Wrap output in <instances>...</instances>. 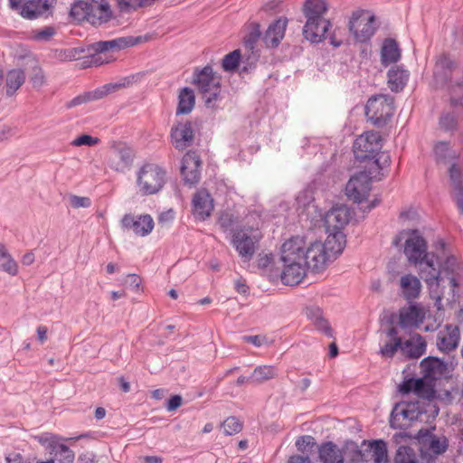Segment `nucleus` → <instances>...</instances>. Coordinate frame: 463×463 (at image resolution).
<instances>
[{
	"mask_svg": "<svg viewBox=\"0 0 463 463\" xmlns=\"http://www.w3.org/2000/svg\"><path fill=\"white\" fill-rule=\"evenodd\" d=\"M420 276L426 282L431 298L435 299L438 309H440L441 300L449 302L456 300L455 290L458 287L456 278L452 275L445 277L441 269H438L433 260V255L418 264Z\"/></svg>",
	"mask_w": 463,
	"mask_h": 463,
	"instance_id": "1",
	"label": "nucleus"
},
{
	"mask_svg": "<svg viewBox=\"0 0 463 463\" xmlns=\"http://www.w3.org/2000/svg\"><path fill=\"white\" fill-rule=\"evenodd\" d=\"M328 10L325 0H306L302 12L306 18L303 27V36L311 43H320L326 39L327 31L332 24L324 15Z\"/></svg>",
	"mask_w": 463,
	"mask_h": 463,
	"instance_id": "2",
	"label": "nucleus"
},
{
	"mask_svg": "<svg viewBox=\"0 0 463 463\" xmlns=\"http://www.w3.org/2000/svg\"><path fill=\"white\" fill-rule=\"evenodd\" d=\"M195 85L207 108H214L221 93V79L213 71V67L206 65L200 69L195 68L193 76Z\"/></svg>",
	"mask_w": 463,
	"mask_h": 463,
	"instance_id": "3",
	"label": "nucleus"
},
{
	"mask_svg": "<svg viewBox=\"0 0 463 463\" xmlns=\"http://www.w3.org/2000/svg\"><path fill=\"white\" fill-rule=\"evenodd\" d=\"M345 244V235L341 231H334L330 233L325 242L316 241L311 242L310 254L315 260V267L320 271L325 269L327 260L331 257L341 254Z\"/></svg>",
	"mask_w": 463,
	"mask_h": 463,
	"instance_id": "4",
	"label": "nucleus"
},
{
	"mask_svg": "<svg viewBox=\"0 0 463 463\" xmlns=\"http://www.w3.org/2000/svg\"><path fill=\"white\" fill-rule=\"evenodd\" d=\"M137 192L142 196L156 194L165 184L166 173L156 164L146 163L136 173Z\"/></svg>",
	"mask_w": 463,
	"mask_h": 463,
	"instance_id": "5",
	"label": "nucleus"
},
{
	"mask_svg": "<svg viewBox=\"0 0 463 463\" xmlns=\"http://www.w3.org/2000/svg\"><path fill=\"white\" fill-rule=\"evenodd\" d=\"M311 242L307 243L304 237L296 236L285 241L281 248V260L283 263H292L295 261L309 263L310 269L314 272H320V269L315 267V260L310 254Z\"/></svg>",
	"mask_w": 463,
	"mask_h": 463,
	"instance_id": "6",
	"label": "nucleus"
},
{
	"mask_svg": "<svg viewBox=\"0 0 463 463\" xmlns=\"http://www.w3.org/2000/svg\"><path fill=\"white\" fill-rule=\"evenodd\" d=\"M394 113V99L388 95L371 97L365 106V115L373 125L381 128L385 126Z\"/></svg>",
	"mask_w": 463,
	"mask_h": 463,
	"instance_id": "7",
	"label": "nucleus"
},
{
	"mask_svg": "<svg viewBox=\"0 0 463 463\" xmlns=\"http://www.w3.org/2000/svg\"><path fill=\"white\" fill-rule=\"evenodd\" d=\"M426 412L424 402L420 401L398 403L392 411L390 425L393 429L407 428L412 421H421Z\"/></svg>",
	"mask_w": 463,
	"mask_h": 463,
	"instance_id": "8",
	"label": "nucleus"
},
{
	"mask_svg": "<svg viewBox=\"0 0 463 463\" xmlns=\"http://www.w3.org/2000/svg\"><path fill=\"white\" fill-rule=\"evenodd\" d=\"M135 156L136 153L129 145L112 141L109 146L107 165L112 171L124 174L132 167Z\"/></svg>",
	"mask_w": 463,
	"mask_h": 463,
	"instance_id": "9",
	"label": "nucleus"
},
{
	"mask_svg": "<svg viewBox=\"0 0 463 463\" xmlns=\"http://www.w3.org/2000/svg\"><path fill=\"white\" fill-rule=\"evenodd\" d=\"M405 238L403 252L410 263L418 265L431 255L427 251V242L418 230H407L401 232Z\"/></svg>",
	"mask_w": 463,
	"mask_h": 463,
	"instance_id": "10",
	"label": "nucleus"
},
{
	"mask_svg": "<svg viewBox=\"0 0 463 463\" xmlns=\"http://www.w3.org/2000/svg\"><path fill=\"white\" fill-rule=\"evenodd\" d=\"M382 146L381 135L376 131H367L356 137L353 150L357 160L366 161L374 158Z\"/></svg>",
	"mask_w": 463,
	"mask_h": 463,
	"instance_id": "11",
	"label": "nucleus"
},
{
	"mask_svg": "<svg viewBox=\"0 0 463 463\" xmlns=\"http://www.w3.org/2000/svg\"><path fill=\"white\" fill-rule=\"evenodd\" d=\"M348 28L357 42L366 43L376 31L375 17L363 10H357L353 13Z\"/></svg>",
	"mask_w": 463,
	"mask_h": 463,
	"instance_id": "12",
	"label": "nucleus"
},
{
	"mask_svg": "<svg viewBox=\"0 0 463 463\" xmlns=\"http://www.w3.org/2000/svg\"><path fill=\"white\" fill-rule=\"evenodd\" d=\"M140 43V37H119L109 41L97 42L90 46V50L93 51L90 63L101 65L108 61L102 58V54L108 52L119 51L121 49L131 47Z\"/></svg>",
	"mask_w": 463,
	"mask_h": 463,
	"instance_id": "13",
	"label": "nucleus"
},
{
	"mask_svg": "<svg viewBox=\"0 0 463 463\" xmlns=\"http://www.w3.org/2000/svg\"><path fill=\"white\" fill-rule=\"evenodd\" d=\"M259 237L252 229L239 230L233 233L232 243L241 259L250 261L257 250Z\"/></svg>",
	"mask_w": 463,
	"mask_h": 463,
	"instance_id": "14",
	"label": "nucleus"
},
{
	"mask_svg": "<svg viewBox=\"0 0 463 463\" xmlns=\"http://www.w3.org/2000/svg\"><path fill=\"white\" fill-rule=\"evenodd\" d=\"M372 173L359 172L350 178L345 186V194L354 203L364 201L371 190Z\"/></svg>",
	"mask_w": 463,
	"mask_h": 463,
	"instance_id": "15",
	"label": "nucleus"
},
{
	"mask_svg": "<svg viewBox=\"0 0 463 463\" xmlns=\"http://www.w3.org/2000/svg\"><path fill=\"white\" fill-rule=\"evenodd\" d=\"M400 392L403 394L413 392L419 399L432 401L436 397V391L432 381L424 377L418 379H408L403 381L399 388Z\"/></svg>",
	"mask_w": 463,
	"mask_h": 463,
	"instance_id": "16",
	"label": "nucleus"
},
{
	"mask_svg": "<svg viewBox=\"0 0 463 463\" xmlns=\"http://www.w3.org/2000/svg\"><path fill=\"white\" fill-rule=\"evenodd\" d=\"M121 225L124 229L132 230L137 236H146L154 229V221L149 214L134 216L126 214L121 220Z\"/></svg>",
	"mask_w": 463,
	"mask_h": 463,
	"instance_id": "17",
	"label": "nucleus"
},
{
	"mask_svg": "<svg viewBox=\"0 0 463 463\" xmlns=\"http://www.w3.org/2000/svg\"><path fill=\"white\" fill-rule=\"evenodd\" d=\"M201 159L193 151L187 152L182 160L181 175L185 184L194 185L200 180Z\"/></svg>",
	"mask_w": 463,
	"mask_h": 463,
	"instance_id": "18",
	"label": "nucleus"
},
{
	"mask_svg": "<svg viewBox=\"0 0 463 463\" xmlns=\"http://www.w3.org/2000/svg\"><path fill=\"white\" fill-rule=\"evenodd\" d=\"M425 319L423 308L418 305H410L400 309L399 326L403 330L418 328Z\"/></svg>",
	"mask_w": 463,
	"mask_h": 463,
	"instance_id": "19",
	"label": "nucleus"
},
{
	"mask_svg": "<svg viewBox=\"0 0 463 463\" xmlns=\"http://www.w3.org/2000/svg\"><path fill=\"white\" fill-rule=\"evenodd\" d=\"M171 138L174 146L178 150H184L191 146L194 140V129L191 122H180L173 127Z\"/></svg>",
	"mask_w": 463,
	"mask_h": 463,
	"instance_id": "20",
	"label": "nucleus"
},
{
	"mask_svg": "<svg viewBox=\"0 0 463 463\" xmlns=\"http://www.w3.org/2000/svg\"><path fill=\"white\" fill-rule=\"evenodd\" d=\"M284 269L281 274V281L288 286H296L299 284L307 274V270L310 269L309 263L292 262L283 263Z\"/></svg>",
	"mask_w": 463,
	"mask_h": 463,
	"instance_id": "21",
	"label": "nucleus"
},
{
	"mask_svg": "<svg viewBox=\"0 0 463 463\" xmlns=\"http://www.w3.org/2000/svg\"><path fill=\"white\" fill-rule=\"evenodd\" d=\"M193 213L196 219L203 221L213 210V200L206 190L197 191L193 197Z\"/></svg>",
	"mask_w": 463,
	"mask_h": 463,
	"instance_id": "22",
	"label": "nucleus"
},
{
	"mask_svg": "<svg viewBox=\"0 0 463 463\" xmlns=\"http://www.w3.org/2000/svg\"><path fill=\"white\" fill-rule=\"evenodd\" d=\"M459 339L458 327L453 325H447L444 330L439 332L437 345L439 350L449 353L457 348Z\"/></svg>",
	"mask_w": 463,
	"mask_h": 463,
	"instance_id": "23",
	"label": "nucleus"
},
{
	"mask_svg": "<svg viewBox=\"0 0 463 463\" xmlns=\"http://www.w3.org/2000/svg\"><path fill=\"white\" fill-rule=\"evenodd\" d=\"M90 8L88 22L92 25L99 26L106 24L113 16L110 5L107 1L90 3Z\"/></svg>",
	"mask_w": 463,
	"mask_h": 463,
	"instance_id": "24",
	"label": "nucleus"
},
{
	"mask_svg": "<svg viewBox=\"0 0 463 463\" xmlns=\"http://www.w3.org/2000/svg\"><path fill=\"white\" fill-rule=\"evenodd\" d=\"M287 24L288 19L280 17L269 26L264 37L267 46L275 48L280 43L284 38Z\"/></svg>",
	"mask_w": 463,
	"mask_h": 463,
	"instance_id": "25",
	"label": "nucleus"
},
{
	"mask_svg": "<svg viewBox=\"0 0 463 463\" xmlns=\"http://www.w3.org/2000/svg\"><path fill=\"white\" fill-rule=\"evenodd\" d=\"M52 5L48 0H28L20 11L22 17L29 20L44 15L51 10Z\"/></svg>",
	"mask_w": 463,
	"mask_h": 463,
	"instance_id": "26",
	"label": "nucleus"
},
{
	"mask_svg": "<svg viewBox=\"0 0 463 463\" xmlns=\"http://www.w3.org/2000/svg\"><path fill=\"white\" fill-rule=\"evenodd\" d=\"M351 218L349 209L345 206H337L333 208L326 216V222L334 231H341L345 226Z\"/></svg>",
	"mask_w": 463,
	"mask_h": 463,
	"instance_id": "27",
	"label": "nucleus"
},
{
	"mask_svg": "<svg viewBox=\"0 0 463 463\" xmlns=\"http://www.w3.org/2000/svg\"><path fill=\"white\" fill-rule=\"evenodd\" d=\"M445 370V364L438 358L427 357L420 362L422 377L430 381L439 378L444 373Z\"/></svg>",
	"mask_w": 463,
	"mask_h": 463,
	"instance_id": "28",
	"label": "nucleus"
},
{
	"mask_svg": "<svg viewBox=\"0 0 463 463\" xmlns=\"http://www.w3.org/2000/svg\"><path fill=\"white\" fill-rule=\"evenodd\" d=\"M418 438L424 447L428 448L436 455L445 452L448 448L447 439L445 438L439 439L431 434L428 430H419Z\"/></svg>",
	"mask_w": 463,
	"mask_h": 463,
	"instance_id": "29",
	"label": "nucleus"
},
{
	"mask_svg": "<svg viewBox=\"0 0 463 463\" xmlns=\"http://www.w3.org/2000/svg\"><path fill=\"white\" fill-rule=\"evenodd\" d=\"M400 288L403 298L411 301L420 296L421 284L416 276L406 274L400 279Z\"/></svg>",
	"mask_w": 463,
	"mask_h": 463,
	"instance_id": "30",
	"label": "nucleus"
},
{
	"mask_svg": "<svg viewBox=\"0 0 463 463\" xmlns=\"http://www.w3.org/2000/svg\"><path fill=\"white\" fill-rule=\"evenodd\" d=\"M363 447H365L366 454L368 455V461L373 460V463H386L388 461L387 447L383 440H373L362 442Z\"/></svg>",
	"mask_w": 463,
	"mask_h": 463,
	"instance_id": "31",
	"label": "nucleus"
},
{
	"mask_svg": "<svg viewBox=\"0 0 463 463\" xmlns=\"http://www.w3.org/2000/svg\"><path fill=\"white\" fill-rule=\"evenodd\" d=\"M426 350V343L419 334H414L402 343V353L409 358H419Z\"/></svg>",
	"mask_w": 463,
	"mask_h": 463,
	"instance_id": "32",
	"label": "nucleus"
},
{
	"mask_svg": "<svg viewBox=\"0 0 463 463\" xmlns=\"http://www.w3.org/2000/svg\"><path fill=\"white\" fill-rule=\"evenodd\" d=\"M306 315L317 330L321 331L328 337L334 336L333 329L325 318L322 310L317 307H310L306 309Z\"/></svg>",
	"mask_w": 463,
	"mask_h": 463,
	"instance_id": "33",
	"label": "nucleus"
},
{
	"mask_svg": "<svg viewBox=\"0 0 463 463\" xmlns=\"http://www.w3.org/2000/svg\"><path fill=\"white\" fill-rule=\"evenodd\" d=\"M344 459L345 458L348 463H363L368 461V455L365 451V447L358 446L354 441H346L341 449Z\"/></svg>",
	"mask_w": 463,
	"mask_h": 463,
	"instance_id": "34",
	"label": "nucleus"
},
{
	"mask_svg": "<svg viewBox=\"0 0 463 463\" xmlns=\"http://www.w3.org/2000/svg\"><path fill=\"white\" fill-rule=\"evenodd\" d=\"M318 456L322 463H344L341 449L332 441L322 443L319 446Z\"/></svg>",
	"mask_w": 463,
	"mask_h": 463,
	"instance_id": "35",
	"label": "nucleus"
},
{
	"mask_svg": "<svg viewBox=\"0 0 463 463\" xmlns=\"http://www.w3.org/2000/svg\"><path fill=\"white\" fill-rule=\"evenodd\" d=\"M25 81V73L21 69L9 71L5 76V96L12 98L16 95L17 90Z\"/></svg>",
	"mask_w": 463,
	"mask_h": 463,
	"instance_id": "36",
	"label": "nucleus"
},
{
	"mask_svg": "<svg viewBox=\"0 0 463 463\" xmlns=\"http://www.w3.org/2000/svg\"><path fill=\"white\" fill-rule=\"evenodd\" d=\"M409 71L394 66L388 71V84L392 91L398 92L402 90L406 85L409 79Z\"/></svg>",
	"mask_w": 463,
	"mask_h": 463,
	"instance_id": "37",
	"label": "nucleus"
},
{
	"mask_svg": "<svg viewBox=\"0 0 463 463\" xmlns=\"http://www.w3.org/2000/svg\"><path fill=\"white\" fill-rule=\"evenodd\" d=\"M449 179L454 190L457 205L463 214V185L459 168L454 164L449 168Z\"/></svg>",
	"mask_w": 463,
	"mask_h": 463,
	"instance_id": "38",
	"label": "nucleus"
},
{
	"mask_svg": "<svg viewBox=\"0 0 463 463\" xmlns=\"http://www.w3.org/2000/svg\"><path fill=\"white\" fill-rule=\"evenodd\" d=\"M195 104V96L194 90L188 87L183 88L178 95L177 115H185L190 113Z\"/></svg>",
	"mask_w": 463,
	"mask_h": 463,
	"instance_id": "39",
	"label": "nucleus"
},
{
	"mask_svg": "<svg viewBox=\"0 0 463 463\" xmlns=\"http://www.w3.org/2000/svg\"><path fill=\"white\" fill-rule=\"evenodd\" d=\"M401 57V52L395 40L386 39L381 51V60L383 65L396 62Z\"/></svg>",
	"mask_w": 463,
	"mask_h": 463,
	"instance_id": "40",
	"label": "nucleus"
},
{
	"mask_svg": "<svg viewBox=\"0 0 463 463\" xmlns=\"http://www.w3.org/2000/svg\"><path fill=\"white\" fill-rule=\"evenodd\" d=\"M457 62L451 59L448 54H440L435 63L434 76L437 78L439 75H442L447 79L448 74L451 73L456 68Z\"/></svg>",
	"mask_w": 463,
	"mask_h": 463,
	"instance_id": "41",
	"label": "nucleus"
},
{
	"mask_svg": "<svg viewBox=\"0 0 463 463\" xmlns=\"http://www.w3.org/2000/svg\"><path fill=\"white\" fill-rule=\"evenodd\" d=\"M0 270L11 276L18 273V265L14 258L10 255L5 246L0 242Z\"/></svg>",
	"mask_w": 463,
	"mask_h": 463,
	"instance_id": "42",
	"label": "nucleus"
},
{
	"mask_svg": "<svg viewBox=\"0 0 463 463\" xmlns=\"http://www.w3.org/2000/svg\"><path fill=\"white\" fill-rule=\"evenodd\" d=\"M449 104L453 109L463 110V79L448 86Z\"/></svg>",
	"mask_w": 463,
	"mask_h": 463,
	"instance_id": "43",
	"label": "nucleus"
},
{
	"mask_svg": "<svg viewBox=\"0 0 463 463\" xmlns=\"http://www.w3.org/2000/svg\"><path fill=\"white\" fill-rule=\"evenodd\" d=\"M277 376V369L272 365L257 366L250 376V383H262Z\"/></svg>",
	"mask_w": 463,
	"mask_h": 463,
	"instance_id": "44",
	"label": "nucleus"
},
{
	"mask_svg": "<svg viewBox=\"0 0 463 463\" xmlns=\"http://www.w3.org/2000/svg\"><path fill=\"white\" fill-rule=\"evenodd\" d=\"M156 0H117L121 12L130 13L139 8L151 6Z\"/></svg>",
	"mask_w": 463,
	"mask_h": 463,
	"instance_id": "45",
	"label": "nucleus"
},
{
	"mask_svg": "<svg viewBox=\"0 0 463 463\" xmlns=\"http://www.w3.org/2000/svg\"><path fill=\"white\" fill-rule=\"evenodd\" d=\"M52 452L54 453V462L72 463L74 460V452L64 444L55 445Z\"/></svg>",
	"mask_w": 463,
	"mask_h": 463,
	"instance_id": "46",
	"label": "nucleus"
},
{
	"mask_svg": "<svg viewBox=\"0 0 463 463\" xmlns=\"http://www.w3.org/2000/svg\"><path fill=\"white\" fill-rule=\"evenodd\" d=\"M241 60V53L240 50H234L226 54L222 61V67L225 71H234Z\"/></svg>",
	"mask_w": 463,
	"mask_h": 463,
	"instance_id": "47",
	"label": "nucleus"
},
{
	"mask_svg": "<svg viewBox=\"0 0 463 463\" xmlns=\"http://www.w3.org/2000/svg\"><path fill=\"white\" fill-rule=\"evenodd\" d=\"M90 9V3L80 1L71 5L70 14L77 21H88Z\"/></svg>",
	"mask_w": 463,
	"mask_h": 463,
	"instance_id": "48",
	"label": "nucleus"
},
{
	"mask_svg": "<svg viewBox=\"0 0 463 463\" xmlns=\"http://www.w3.org/2000/svg\"><path fill=\"white\" fill-rule=\"evenodd\" d=\"M417 456L414 450L406 446H401L396 452L394 463H417Z\"/></svg>",
	"mask_w": 463,
	"mask_h": 463,
	"instance_id": "49",
	"label": "nucleus"
},
{
	"mask_svg": "<svg viewBox=\"0 0 463 463\" xmlns=\"http://www.w3.org/2000/svg\"><path fill=\"white\" fill-rule=\"evenodd\" d=\"M222 427L225 435L232 436L242 430V423L235 417H229L222 422Z\"/></svg>",
	"mask_w": 463,
	"mask_h": 463,
	"instance_id": "50",
	"label": "nucleus"
},
{
	"mask_svg": "<svg viewBox=\"0 0 463 463\" xmlns=\"http://www.w3.org/2000/svg\"><path fill=\"white\" fill-rule=\"evenodd\" d=\"M462 111L463 110L459 109V112L457 115L454 112L442 115L439 119L440 127L445 130L455 129Z\"/></svg>",
	"mask_w": 463,
	"mask_h": 463,
	"instance_id": "51",
	"label": "nucleus"
},
{
	"mask_svg": "<svg viewBox=\"0 0 463 463\" xmlns=\"http://www.w3.org/2000/svg\"><path fill=\"white\" fill-rule=\"evenodd\" d=\"M118 87V85L106 84L99 89H96L95 90L86 92L87 99H89L90 101L100 99L109 93L114 91Z\"/></svg>",
	"mask_w": 463,
	"mask_h": 463,
	"instance_id": "52",
	"label": "nucleus"
},
{
	"mask_svg": "<svg viewBox=\"0 0 463 463\" xmlns=\"http://www.w3.org/2000/svg\"><path fill=\"white\" fill-rule=\"evenodd\" d=\"M260 34H261V33H260V25L257 24H254L251 31L244 38V47L247 51L254 50L255 43L260 39Z\"/></svg>",
	"mask_w": 463,
	"mask_h": 463,
	"instance_id": "53",
	"label": "nucleus"
},
{
	"mask_svg": "<svg viewBox=\"0 0 463 463\" xmlns=\"http://www.w3.org/2000/svg\"><path fill=\"white\" fill-rule=\"evenodd\" d=\"M402 338H397L396 342L386 343L380 349L381 355L387 358L393 357L399 349L402 351Z\"/></svg>",
	"mask_w": 463,
	"mask_h": 463,
	"instance_id": "54",
	"label": "nucleus"
},
{
	"mask_svg": "<svg viewBox=\"0 0 463 463\" xmlns=\"http://www.w3.org/2000/svg\"><path fill=\"white\" fill-rule=\"evenodd\" d=\"M247 52L248 54L245 53L243 57L241 56V61L243 64L241 68V72H247L250 70H251L255 66V63L259 58V54L256 52H254V50Z\"/></svg>",
	"mask_w": 463,
	"mask_h": 463,
	"instance_id": "55",
	"label": "nucleus"
},
{
	"mask_svg": "<svg viewBox=\"0 0 463 463\" xmlns=\"http://www.w3.org/2000/svg\"><path fill=\"white\" fill-rule=\"evenodd\" d=\"M56 31L52 26H46L43 29L36 30L33 32V38L36 41H49L54 34Z\"/></svg>",
	"mask_w": 463,
	"mask_h": 463,
	"instance_id": "56",
	"label": "nucleus"
},
{
	"mask_svg": "<svg viewBox=\"0 0 463 463\" xmlns=\"http://www.w3.org/2000/svg\"><path fill=\"white\" fill-rule=\"evenodd\" d=\"M315 445V439L309 435L301 436L296 441V447L301 452L308 451Z\"/></svg>",
	"mask_w": 463,
	"mask_h": 463,
	"instance_id": "57",
	"label": "nucleus"
},
{
	"mask_svg": "<svg viewBox=\"0 0 463 463\" xmlns=\"http://www.w3.org/2000/svg\"><path fill=\"white\" fill-rule=\"evenodd\" d=\"M458 269V263L455 257L450 256L448 257L446 261L444 262L441 269L442 275L446 278L452 275L455 278V272Z\"/></svg>",
	"mask_w": 463,
	"mask_h": 463,
	"instance_id": "58",
	"label": "nucleus"
},
{
	"mask_svg": "<svg viewBox=\"0 0 463 463\" xmlns=\"http://www.w3.org/2000/svg\"><path fill=\"white\" fill-rule=\"evenodd\" d=\"M99 138L93 137L87 134H84V135H81V136L78 137L77 138H75L71 142V145L74 146H92L97 145L99 143Z\"/></svg>",
	"mask_w": 463,
	"mask_h": 463,
	"instance_id": "59",
	"label": "nucleus"
},
{
	"mask_svg": "<svg viewBox=\"0 0 463 463\" xmlns=\"http://www.w3.org/2000/svg\"><path fill=\"white\" fill-rule=\"evenodd\" d=\"M70 203L73 208H88L91 205V201L89 197L71 195Z\"/></svg>",
	"mask_w": 463,
	"mask_h": 463,
	"instance_id": "60",
	"label": "nucleus"
},
{
	"mask_svg": "<svg viewBox=\"0 0 463 463\" xmlns=\"http://www.w3.org/2000/svg\"><path fill=\"white\" fill-rule=\"evenodd\" d=\"M372 160H373V164H375L379 169H383L390 165L391 157L388 153L380 151Z\"/></svg>",
	"mask_w": 463,
	"mask_h": 463,
	"instance_id": "61",
	"label": "nucleus"
},
{
	"mask_svg": "<svg viewBox=\"0 0 463 463\" xmlns=\"http://www.w3.org/2000/svg\"><path fill=\"white\" fill-rule=\"evenodd\" d=\"M31 81L34 88H40L45 83V75L41 68L33 69Z\"/></svg>",
	"mask_w": 463,
	"mask_h": 463,
	"instance_id": "62",
	"label": "nucleus"
},
{
	"mask_svg": "<svg viewBox=\"0 0 463 463\" xmlns=\"http://www.w3.org/2000/svg\"><path fill=\"white\" fill-rule=\"evenodd\" d=\"M89 99H87V93H83V94H80L75 98H73L71 101H69L67 104H66V107L68 109H71V108H73L75 106H79V105H81L83 103H86V102H89Z\"/></svg>",
	"mask_w": 463,
	"mask_h": 463,
	"instance_id": "63",
	"label": "nucleus"
},
{
	"mask_svg": "<svg viewBox=\"0 0 463 463\" xmlns=\"http://www.w3.org/2000/svg\"><path fill=\"white\" fill-rule=\"evenodd\" d=\"M182 397L180 395L172 396L166 405V409L168 411H173L179 408L182 404Z\"/></svg>",
	"mask_w": 463,
	"mask_h": 463,
	"instance_id": "64",
	"label": "nucleus"
}]
</instances>
